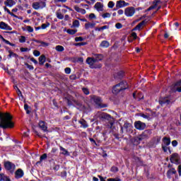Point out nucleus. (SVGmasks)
<instances>
[{
    "instance_id": "1",
    "label": "nucleus",
    "mask_w": 181,
    "mask_h": 181,
    "mask_svg": "<svg viewBox=\"0 0 181 181\" xmlns=\"http://www.w3.org/2000/svg\"><path fill=\"white\" fill-rule=\"evenodd\" d=\"M0 128L6 129V128H13V123L12 122V116L9 113L0 112Z\"/></svg>"
},
{
    "instance_id": "2",
    "label": "nucleus",
    "mask_w": 181,
    "mask_h": 181,
    "mask_svg": "<svg viewBox=\"0 0 181 181\" xmlns=\"http://www.w3.org/2000/svg\"><path fill=\"white\" fill-rule=\"evenodd\" d=\"M127 88L128 83L125 81H122L113 87L112 93L113 94H118L119 91H122V90H127Z\"/></svg>"
},
{
    "instance_id": "3",
    "label": "nucleus",
    "mask_w": 181,
    "mask_h": 181,
    "mask_svg": "<svg viewBox=\"0 0 181 181\" xmlns=\"http://www.w3.org/2000/svg\"><path fill=\"white\" fill-rule=\"evenodd\" d=\"M32 7L35 11H39V9H43L46 8V0H40L38 1L33 2Z\"/></svg>"
},
{
    "instance_id": "4",
    "label": "nucleus",
    "mask_w": 181,
    "mask_h": 181,
    "mask_svg": "<svg viewBox=\"0 0 181 181\" xmlns=\"http://www.w3.org/2000/svg\"><path fill=\"white\" fill-rule=\"evenodd\" d=\"M4 166L6 170L10 172V173H13L16 169V165L11 163V161H5L4 163Z\"/></svg>"
},
{
    "instance_id": "5",
    "label": "nucleus",
    "mask_w": 181,
    "mask_h": 181,
    "mask_svg": "<svg viewBox=\"0 0 181 181\" xmlns=\"http://www.w3.org/2000/svg\"><path fill=\"white\" fill-rule=\"evenodd\" d=\"M92 101L98 105V108H107V104H103V101L101 100V98L98 96H93L91 98Z\"/></svg>"
},
{
    "instance_id": "6",
    "label": "nucleus",
    "mask_w": 181,
    "mask_h": 181,
    "mask_svg": "<svg viewBox=\"0 0 181 181\" xmlns=\"http://www.w3.org/2000/svg\"><path fill=\"white\" fill-rule=\"evenodd\" d=\"M95 117L96 118H99V119H107V121H111V119H112V117H111V115L103 112H96Z\"/></svg>"
},
{
    "instance_id": "7",
    "label": "nucleus",
    "mask_w": 181,
    "mask_h": 181,
    "mask_svg": "<svg viewBox=\"0 0 181 181\" xmlns=\"http://www.w3.org/2000/svg\"><path fill=\"white\" fill-rule=\"evenodd\" d=\"M132 124L125 122L123 127H121V132L124 134V132H131L132 131Z\"/></svg>"
},
{
    "instance_id": "8",
    "label": "nucleus",
    "mask_w": 181,
    "mask_h": 181,
    "mask_svg": "<svg viewBox=\"0 0 181 181\" xmlns=\"http://www.w3.org/2000/svg\"><path fill=\"white\" fill-rule=\"evenodd\" d=\"M124 15L127 17L134 16V15H135V8L132 6L126 8L124 10Z\"/></svg>"
},
{
    "instance_id": "9",
    "label": "nucleus",
    "mask_w": 181,
    "mask_h": 181,
    "mask_svg": "<svg viewBox=\"0 0 181 181\" xmlns=\"http://www.w3.org/2000/svg\"><path fill=\"white\" fill-rule=\"evenodd\" d=\"M134 127L136 129H139V131H144V129H145L146 127V124L141 121H138L134 123Z\"/></svg>"
},
{
    "instance_id": "10",
    "label": "nucleus",
    "mask_w": 181,
    "mask_h": 181,
    "mask_svg": "<svg viewBox=\"0 0 181 181\" xmlns=\"http://www.w3.org/2000/svg\"><path fill=\"white\" fill-rule=\"evenodd\" d=\"M158 103L160 105H169L170 104V100H169V98H160Z\"/></svg>"
},
{
    "instance_id": "11",
    "label": "nucleus",
    "mask_w": 181,
    "mask_h": 181,
    "mask_svg": "<svg viewBox=\"0 0 181 181\" xmlns=\"http://www.w3.org/2000/svg\"><path fill=\"white\" fill-rule=\"evenodd\" d=\"M171 163H179V154L177 153H173L170 158Z\"/></svg>"
},
{
    "instance_id": "12",
    "label": "nucleus",
    "mask_w": 181,
    "mask_h": 181,
    "mask_svg": "<svg viewBox=\"0 0 181 181\" xmlns=\"http://www.w3.org/2000/svg\"><path fill=\"white\" fill-rule=\"evenodd\" d=\"M129 4L125 2L124 0L117 1L116 3L117 9H120V8H124V6H128Z\"/></svg>"
},
{
    "instance_id": "13",
    "label": "nucleus",
    "mask_w": 181,
    "mask_h": 181,
    "mask_svg": "<svg viewBox=\"0 0 181 181\" xmlns=\"http://www.w3.org/2000/svg\"><path fill=\"white\" fill-rule=\"evenodd\" d=\"M146 138H149V136L148 135V131H145L141 135L136 137V141L141 142V141H144V139H146Z\"/></svg>"
},
{
    "instance_id": "14",
    "label": "nucleus",
    "mask_w": 181,
    "mask_h": 181,
    "mask_svg": "<svg viewBox=\"0 0 181 181\" xmlns=\"http://www.w3.org/2000/svg\"><path fill=\"white\" fill-rule=\"evenodd\" d=\"M86 63L89 64L90 69H94V64L97 63L94 57H88L86 59Z\"/></svg>"
},
{
    "instance_id": "15",
    "label": "nucleus",
    "mask_w": 181,
    "mask_h": 181,
    "mask_svg": "<svg viewBox=\"0 0 181 181\" xmlns=\"http://www.w3.org/2000/svg\"><path fill=\"white\" fill-rule=\"evenodd\" d=\"M94 8L98 11V12H103L104 11V5L101 2L95 3Z\"/></svg>"
},
{
    "instance_id": "16",
    "label": "nucleus",
    "mask_w": 181,
    "mask_h": 181,
    "mask_svg": "<svg viewBox=\"0 0 181 181\" xmlns=\"http://www.w3.org/2000/svg\"><path fill=\"white\" fill-rule=\"evenodd\" d=\"M0 29H2L3 30H12V28L11 26H9L8 24L0 22Z\"/></svg>"
},
{
    "instance_id": "17",
    "label": "nucleus",
    "mask_w": 181,
    "mask_h": 181,
    "mask_svg": "<svg viewBox=\"0 0 181 181\" xmlns=\"http://www.w3.org/2000/svg\"><path fill=\"white\" fill-rule=\"evenodd\" d=\"M23 170L21 168L18 169L15 173L16 179H21V177H23Z\"/></svg>"
},
{
    "instance_id": "18",
    "label": "nucleus",
    "mask_w": 181,
    "mask_h": 181,
    "mask_svg": "<svg viewBox=\"0 0 181 181\" xmlns=\"http://www.w3.org/2000/svg\"><path fill=\"white\" fill-rule=\"evenodd\" d=\"M39 127L44 132H47V124L46 122L44 121H40Z\"/></svg>"
},
{
    "instance_id": "19",
    "label": "nucleus",
    "mask_w": 181,
    "mask_h": 181,
    "mask_svg": "<svg viewBox=\"0 0 181 181\" xmlns=\"http://www.w3.org/2000/svg\"><path fill=\"white\" fill-rule=\"evenodd\" d=\"M145 25H146V22L143 21L139 23L132 30H141V29H142Z\"/></svg>"
},
{
    "instance_id": "20",
    "label": "nucleus",
    "mask_w": 181,
    "mask_h": 181,
    "mask_svg": "<svg viewBox=\"0 0 181 181\" xmlns=\"http://www.w3.org/2000/svg\"><path fill=\"white\" fill-rule=\"evenodd\" d=\"M93 58L96 62V63H98V62H101V60H103V54H93Z\"/></svg>"
},
{
    "instance_id": "21",
    "label": "nucleus",
    "mask_w": 181,
    "mask_h": 181,
    "mask_svg": "<svg viewBox=\"0 0 181 181\" xmlns=\"http://www.w3.org/2000/svg\"><path fill=\"white\" fill-rule=\"evenodd\" d=\"M174 90H176V91H178V93H181V81H179L175 83Z\"/></svg>"
},
{
    "instance_id": "22",
    "label": "nucleus",
    "mask_w": 181,
    "mask_h": 181,
    "mask_svg": "<svg viewBox=\"0 0 181 181\" xmlns=\"http://www.w3.org/2000/svg\"><path fill=\"white\" fill-rule=\"evenodd\" d=\"M162 145H164L165 146H169V145H170V138H168V137H166V136L163 137Z\"/></svg>"
},
{
    "instance_id": "23",
    "label": "nucleus",
    "mask_w": 181,
    "mask_h": 181,
    "mask_svg": "<svg viewBox=\"0 0 181 181\" xmlns=\"http://www.w3.org/2000/svg\"><path fill=\"white\" fill-rule=\"evenodd\" d=\"M95 23H87L85 24V29L88 30V29H93L95 28Z\"/></svg>"
},
{
    "instance_id": "24",
    "label": "nucleus",
    "mask_w": 181,
    "mask_h": 181,
    "mask_svg": "<svg viewBox=\"0 0 181 181\" xmlns=\"http://www.w3.org/2000/svg\"><path fill=\"white\" fill-rule=\"evenodd\" d=\"M4 5L6 6H8L9 8H12V6H13V5H15V2L13 1V0H6L4 2Z\"/></svg>"
},
{
    "instance_id": "25",
    "label": "nucleus",
    "mask_w": 181,
    "mask_h": 181,
    "mask_svg": "<svg viewBox=\"0 0 181 181\" xmlns=\"http://www.w3.org/2000/svg\"><path fill=\"white\" fill-rule=\"evenodd\" d=\"M0 181H11L9 177L5 175L4 173H0Z\"/></svg>"
},
{
    "instance_id": "26",
    "label": "nucleus",
    "mask_w": 181,
    "mask_h": 181,
    "mask_svg": "<svg viewBox=\"0 0 181 181\" xmlns=\"http://www.w3.org/2000/svg\"><path fill=\"white\" fill-rule=\"evenodd\" d=\"M175 173H176V170H175V168H172V169L169 170L167 172V176H168V179H170L172 175H175Z\"/></svg>"
},
{
    "instance_id": "27",
    "label": "nucleus",
    "mask_w": 181,
    "mask_h": 181,
    "mask_svg": "<svg viewBox=\"0 0 181 181\" xmlns=\"http://www.w3.org/2000/svg\"><path fill=\"white\" fill-rule=\"evenodd\" d=\"M78 123L81 124V125L83 127V128H88V124L87 123V122L86 120H84V119H81V120L78 121Z\"/></svg>"
},
{
    "instance_id": "28",
    "label": "nucleus",
    "mask_w": 181,
    "mask_h": 181,
    "mask_svg": "<svg viewBox=\"0 0 181 181\" xmlns=\"http://www.w3.org/2000/svg\"><path fill=\"white\" fill-rule=\"evenodd\" d=\"M46 62V57L45 55H41L39 57V63L40 66H43Z\"/></svg>"
},
{
    "instance_id": "29",
    "label": "nucleus",
    "mask_w": 181,
    "mask_h": 181,
    "mask_svg": "<svg viewBox=\"0 0 181 181\" xmlns=\"http://www.w3.org/2000/svg\"><path fill=\"white\" fill-rule=\"evenodd\" d=\"M56 16L58 19H64V16L63 14H62V10L59 9L58 11H57L56 12Z\"/></svg>"
},
{
    "instance_id": "30",
    "label": "nucleus",
    "mask_w": 181,
    "mask_h": 181,
    "mask_svg": "<svg viewBox=\"0 0 181 181\" xmlns=\"http://www.w3.org/2000/svg\"><path fill=\"white\" fill-rule=\"evenodd\" d=\"M0 39H1V40L3 42H4V43H6V45H9V46H15V44L11 43V42H9L8 40H5V38H4V37L2 35H0Z\"/></svg>"
},
{
    "instance_id": "31",
    "label": "nucleus",
    "mask_w": 181,
    "mask_h": 181,
    "mask_svg": "<svg viewBox=\"0 0 181 181\" xmlns=\"http://www.w3.org/2000/svg\"><path fill=\"white\" fill-rule=\"evenodd\" d=\"M60 151H62V155H66V156H69L70 155V153H69V151L67 150H66V148L60 146Z\"/></svg>"
},
{
    "instance_id": "32",
    "label": "nucleus",
    "mask_w": 181,
    "mask_h": 181,
    "mask_svg": "<svg viewBox=\"0 0 181 181\" xmlns=\"http://www.w3.org/2000/svg\"><path fill=\"white\" fill-rule=\"evenodd\" d=\"M110 46V42H108V41H103L101 43H100V47H109Z\"/></svg>"
},
{
    "instance_id": "33",
    "label": "nucleus",
    "mask_w": 181,
    "mask_h": 181,
    "mask_svg": "<svg viewBox=\"0 0 181 181\" xmlns=\"http://www.w3.org/2000/svg\"><path fill=\"white\" fill-rule=\"evenodd\" d=\"M55 50H57V52H64V47L62 45H57L55 47Z\"/></svg>"
},
{
    "instance_id": "34",
    "label": "nucleus",
    "mask_w": 181,
    "mask_h": 181,
    "mask_svg": "<svg viewBox=\"0 0 181 181\" xmlns=\"http://www.w3.org/2000/svg\"><path fill=\"white\" fill-rule=\"evenodd\" d=\"M105 29H108V25H104L100 28H95V30H96L98 32H101V30H105Z\"/></svg>"
},
{
    "instance_id": "35",
    "label": "nucleus",
    "mask_w": 181,
    "mask_h": 181,
    "mask_svg": "<svg viewBox=\"0 0 181 181\" xmlns=\"http://www.w3.org/2000/svg\"><path fill=\"white\" fill-rule=\"evenodd\" d=\"M66 33L69 35H76V33H77V30L68 29Z\"/></svg>"
},
{
    "instance_id": "36",
    "label": "nucleus",
    "mask_w": 181,
    "mask_h": 181,
    "mask_svg": "<svg viewBox=\"0 0 181 181\" xmlns=\"http://www.w3.org/2000/svg\"><path fill=\"white\" fill-rule=\"evenodd\" d=\"M74 28H78L80 26V21L75 20L72 23Z\"/></svg>"
},
{
    "instance_id": "37",
    "label": "nucleus",
    "mask_w": 181,
    "mask_h": 181,
    "mask_svg": "<svg viewBox=\"0 0 181 181\" xmlns=\"http://www.w3.org/2000/svg\"><path fill=\"white\" fill-rule=\"evenodd\" d=\"M140 116L144 118V119H148V121L151 120V116H149V115L141 114Z\"/></svg>"
},
{
    "instance_id": "38",
    "label": "nucleus",
    "mask_w": 181,
    "mask_h": 181,
    "mask_svg": "<svg viewBox=\"0 0 181 181\" xmlns=\"http://www.w3.org/2000/svg\"><path fill=\"white\" fill-rule=\"evenodd\" d=\"M162 148H163V151L164 152H168V151H169V152L170 153V148L169 147H168V146L162 145Z\"/></svg>"
},
{
    "instance_id": "39",
    "label": "nucleus",
    "mask_w": 181,
    "mask_h": 181,
    "mask_svg": "<svg viewBox=\"0 0 181 181\" xmlns=\"http://www.w3.org/2000/svg\"><path fill=\"white\" fill-rule=\"evenodd\" d=\"M8 53H9V54H8V57H18V55L16 54H15V53H13L12 51H11V50H9L8 51Z\"/></svg>"
},
{
    "instance_id": "40",
    "label": "nucleus",
    "mask_w": 181,
    "mask_h": 181,
    "mask_svg": "<svg viewBox=\"0 0 181 181\" xmlns=\"http://www.w3.org/2000/svg\"><path fill=\"white\" fill-rule=\"evenodd\" d=\"M102 18H103V19H105L107 18H111V13H103L102 15Z\"/></svg>"
},
{
    "instance_id": "41",
    "label": "nucleus",
    "mask_w": 181,
    "mask_h": 181,
    "mask_svg": "<svg viewBox=\"0 0 181 181\" xmlns=\"http://www.w3.org/2000/svg\"><path fill=\"white\" fill-rule=\"evenodd\" d=\"M47 158V154L44 153L42 156H40V162H42V160H45V159Z\"/></svg>"
},
{
    "instance_id": "42",
    "label": "nucleus",
    "mask_w": 181,
    "mask_h": 181,
    "mask_svg": "<svg viewBox=\"0 0 181 181\" xmlns=\"http://www.w3.org/2000/svg\"><path fill=\"white\" fill-rule=\"evenodd\" d=\"M115 6V3L114 1H109L107 6L108 8H112Z\"/></svg>"
},
{
    "instance_id": "43",
    "label": "nucleus",
    "mask_w": 181,
    "mask_h": 181,
    "mask_svg": "<svg viewBox=\"0 0 181 181\" xmlns=\"http://www.w3.org/2000/svg\"><path fill=\"white\" fill-rule=\"evenodd\" d=\"M160 4H162V2L160 1V0H155L153 1V5L154 6H158V5H160Z\"/></svg>"
},
{
    "instance_id": "44",
    "label": "nucleus",
    "mask_w": 181,
    "mask_h": 181,
    "mask_svg": "<svg viewBox=\"0 0 181 181\" xmlns=\"http://www.w3.org/2000/svg\"><path fill=\"white\" fill-rule=\"evenodd\" d=\"M82 91L86 94V95H88V94H90V91L86 88H82Z\"/></svg>"
},
{
    "instance_id": "45",
    "label": "nucleus",
    "mask_w": 181,
    "mask_h": 181,
    "mask_svg": "<svg viewBox=\"0 0 181 181\" xmlns=\"http://www.w3.org/2000/svg\"><path fill=\"white\" fill-rule=\"evenodd\" d=\"M19 42L20 43H25V42H26V37L25 36H21Z\"/></svg>"
},
{
    "instance_id": "46",
    "label": "nucleus",
    "mask_w": 181,
    "mask_h": 181,
    "mask_svg": "<svg viewBox=\"0 0 181 181\" xmlns=\"http://www.w3.org/2000/svg\"><path fill=\"white\" fill-rule=\"evenodd\" d=\"M26 30H28V32H29L30 33H33V28L30 27V25H28L26 27Z\"/></svg>"
},
{
    "instance_id": "47",
    "label": "nucleus",
    "mask_w": 181,
    "mask_h": 181,
    "mask_svg": "<svg viewBox=\"0 0 181 181\" xmlns=\"http://www.w3.org/2000/svg\"><path fill=\"white\" fill-rule=\"evenodd\" d=\"M83 40H84V38H83V37H75V42H83Z\"/></svg>"
},
{
    "instance_id": "48",
    "label": "nucleus",
    "mask_w": 181,
    "mask_h": 181,
    "mask_svg": "<svg viewBox=\"0 0 181 181\" xmlns=\"http://www.w3.org/2000/svg\"><path fill=\"white\" fill-rule=\"evenodd\" d=\"M33 54L36 57H39V56H40V52H39L38 50H34Z\"/></svg>"
},
{
    "instance_id": "49",
    "label": "nucleus",
    "mask_w": 181,
    "mask_h": 181,
    "mask_svg": "<svg viewBox=\"0 0 181 181\" xmlns=\"http://www.w3.org/2000/svg\"><path fill=\"white\" fill-rule=\"evenodd\" d=\"M49 26H50V24L49 23H47V24H42L41 25V29H46V28H49Z\"/></svg>"
},
{
    "instance_id": "50",
    "label": "nucleus",
    "mask_w": 181,
    "mask_h": 181,
    "mask_svg": "<svg viewBox=\"0 0 181 181\" xmlns=\"http://www.w3.org/2000/svg\"><path fill=\"white\" fill-rule=\"evenodd\" d=\"M111 172H118V168L115 167V166H112L110 169Z\"/></svg>"
},
{
    "instance_id": "51",
    "label": "nucleus",
    "mask_w": 181,
    "mask_h": 181,
    "mask_svg": "<svg viewBox=\"0 0 181 181\" xmlns=\"http://www.w3.org/2000/svg\"><path fill=\"white\" fill-rule=\"evenodd\" d=\"M41 46H42V47H47V46H49V43L41 41Z\"/></svg>"
},
{
    "instance_id": "52",
    "label": "nucleus",
    "mask_w": 181,
    "mask_h": 181,
    "mask_svg": "<svg viewBox=\"0 0 181 181\" xmlns=\"http://www.w3.org/2000/svg\"><path fill=\"white\" fill-rule=\"evenodd\" d=\"M171 144H172V146L175 148V147H176V146H177V141H176V140H173L172 142H171Z\"/></svg>"
},
{
    "instance_id": "53",
    "label": "nucleus",
    "mask_w": 181,
    "mask_h": 181,
    "mask_svg": "<svg viewBox=\"0 0 181 181\" xmlns=\"http://www.w3.org/2000/svg\"><path fill=\"white\" fill-rule=\"evenodd\" d=\"M115 28H116L117 29H121V28H122V24H121L120 23H116V25H115Z\"/></svg>"
},
{
    "instance_id": "54",
    "label": "nucleus",
    "mask_w": 181,
    "mask_h": 181,
    "mask_svg": "<svg viewBox=\"0 0 181 181\" xmlns=\"http://www.w3.org/2000/svg\"><path fill=\"white\" fill-rule=\"evenodd\" d=\"M89 18H90V19H97V17L95 16V14H94V13H90V14L89 15Z\"/></svg>"
},
{
    "instance_id": "55",
    "label": "nucleus",
    "mask_w": 181,
    "mask_h": 181,
    "mask_svg": "<svg viewBox=\"0 0 181 181\" xmlns=\"http://www.w3.org/2000/svg\"><path fill=\"white\" fill-rule=\"evenodd\" d=\"M65 73H66V74H70L71 73V69L66 68L65 69Z\"/></svg>"
},
{
    "instance_id": "56",
    "label": "nucleus",
    "mask_w": 181,
    "mask_h": 181,
    "mask_svg": "<svg viewBox=\"0 0 181 181\" xmlns=\"http://www.w3.org/2000/svg\"><path fill=\"white\" fill-rule=\"evenodd\" d=\"M16 93H17L18 97H21V98H23V95H22V92L21 91V90L18 89Z\"/></svg>"
},
{
    "instance_id": "57",
    "label": "nucleus",
    "mask_w": 181,
    "mask_h": 181,
    "mask_svg": "<svg viewBox=\"0 0 181 181\" xmlns=\"http://www.w3.org/2000/svg\"><path fill=\"white\" fill-rule=\"evenodd\" d=\"M74 9L75 11H76V12L80 13V11H81V8L80 7H78V6H74Z\"/></svg>"
},
{
    "instance_id": "58",
    "label": "nucleus",
    "mask_w": 181,
    "mask_h": 181,
    "mask_svg": "<svg viewBox=\"0 0 181 181\" xmlns=\"http://www.w3.org/2000/svg\"><path fill=\"white\" fill-rule=\"evenodd\" d=\"M25 66H27L28 69H29V70H33V66L30 65L29 64H25Z\"/></svg>"
},
{
    "instance_id": "59",
    "label": "nucleus",
    "mask_w": 181,
    "mask_h": 181,
    "mask_svg": "<svg viewBox=\"0 0 181 181\" xmlns=\"http://www.w3.org/2000/svg\"><path fill=\"white\" fill-rule=\"evenodd\" d=\"M107 181H121V180L117 178H109L107 179Z\"/></svg>"
},
{
    "instance_id": "60",
    "label": "nucleus",
    "mask_w": 181,
    "mask_h": 181,
    "mask_svg": "<svg viewBox=\"0 0 181 181\" xmlns=\"http://www.w3.org/2000/svg\"><path fill=\"white\" fill-rule=\"evenodd\" d=\"M76 78H77V76H76V74H73L70 76L71 80H76Z\"/></svg>"
},
{
    "instance_id": "61",
    "label": "nucleus",
    "mask_w": 181,
    "mask_h": 181,
    "mask_svg": "<svg viewBox=\"0 0 181 181\" xmlns=\"http://www.w3.org/2000/svg\"><path fill=\"white\" fill-rule=\"evenodd\" d=\"M86 45V42H79L75 44V46H84Z\"/></svg>"
},
{
    "instance_id": "62",
    "label": "nucleus",
    "mask_w": 181,
    "mask_h": 181,
    "mask_svg": "<svg viewBox=\"0 0 181 181\" xmlns=\"http://www.w3.org/2000/svg\"><path fill=\"white\" fill-rule=\"evenodd\" d=\"M59 169H60V165H55V166L54 167V170L57 171V170H59Z\"/></svg>"
},
{
    "instance_id": "63",
    "label": "nucleus",
    "mask_w": 181,
    "mask_h": 181,
    "mask_svg": "<svg viewBox=\"0 0 181 181\" xmlns=\"http://www.w3.org/2000/svg\"><path fill=\"white\" fill-rule=\"evenodd\" d=\"M132 37L134 39H136V37H138V36L136 35V33H132Z\"/></svg>"
},
{
    "instance_id": "64",
    "label": "nucleus",
    "mask_w": 181,
    "mask_h": 181,
    "mask_svg": "<svg viewBox=\"0 0 181 181\" xmlns=\"http://www.w3.org/2000/svg\"><path fill=\"white\" fill-rule=\"evenodd\" d=\"M178 173L181 176V165H178Z\"/></svg>"
}]
</instances>
